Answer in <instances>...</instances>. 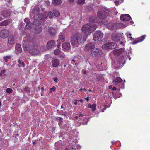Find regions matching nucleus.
Returning <instances> with one entry per match:
<instances>
[{
	"instance_id": "f257e3e1",
	"label": "nucleus",
	"mask_w": 150,
	"mask_h": 150,
	"mask_svg": "<svg viewBox=\"0 0 150 150\" xmlns=\"http://www.w3.org/2000/svg\"><path fill=\"white\" fill-rule=\"evenodd\" d=\"M97 27V26L95 24H87L82 26L81 30L84 33L85 36L87 37L95 30Z\"/></svg>"
},
{
	"instance_id": "f03ea898",
	"label": "nucleus",
	"mask_w": 150,
	"mask_h": 150,
	"mask_svg": "<svg viewBox=\"0 0 150 150\" xmlns=\"http://www.w3.org/2000/svg\"><path fill=\"white\" fill-rule=\"evenodd\" d=\"M117 47V45L115 42L107 43L104 44L103 49L105 50L115 49Z\"/></svg>"
},
{
	"instance_id": "7ed1b4c3",
	"label": "nucleus",
	"mask_w": 150,
	"mask_h": 150,
	"mask_svg": "<svg viewBox=\"0 0 150 150\" xmlns=\"http://www.w3.org/2000/svg\"><path fill=\"white\" fill-rule=\"evenodd\" d=\"M109 12L107 9H104L102 11L98 12L97 13V16L100 19H103L106 18L107 13Z\"/></svg>"
},
{
	"instance_id": "20e7f679",
	"label": "nucleus",
	"mask_w": 150,
	"mask_h": 150,
	"mask_svg": "<svg viewBox=\"0 0 150 150\" xmlns=\"http://www.w3.org/2000/svg\"><path fill=\"white\" fill-rule=\"evenodd\" d=\"M91 54L93 57H98L102 54V51L99 48H96L94 49L93 51H91Z\"/></svg>"
},
{
	"instance_id": "39448f33",
	"label": "nucleus",
	"mask_w": 150,
	"mask_h": 150,
	"mask_svg": "<svg viewBox=\"0 0 150 150\" xmlns=\"http://www.w3.org/2000/svg\"><path fill=\"white\" fill-rule=\"evenodd\" d=\"M95 45L93 44L89 43L86 45L85 47V49L87 51H89L90 53L95 49Z\"/></svg>"
},
{
	"instance_id": "423d86ee",
	"label": "nucleus",
	"mask_w": 150,
	"mask_h": 150,
	"mask_svg": "<svg viewBox=\"0 0 150 150\" xmlns=\"http://www.w3.org/2000/svg\"><path fill=\"white\" fill-rule=\"evenodd\" d=\"M9 31L8 30L4 29L2 30L0 32L1 38H8L9 35Z\"/></svg>"
},
{
	"instance_id": "0eeeda50",
	"label": "nucleus",
	"mask_w": 150,
	"mask_h": 150,
	"mask_svg": "<svg viewBox=\"0 0 150 150\" xmlns=\"http://www.w3.org/2000/svg\"><path fill=\"white\" fill-rule=\"evenodd\" d=\"M131 18L129 14L121 15L120 16V19L124 21H127L130 20Z\"/></svg>"
},
{
	"instance_id": "6e6552de",
	"label": "nucleus",
	"mask_w": 150,
	"mask_h": 150,
	"mask_svg": "<svg viewBox=\"0 0 150 150\" xmlns=\"http://www.w3.org/2000/svg\"><path fill=\"white\" fill-rule=\"evenodd\" d=\"M81 38H72L71 43L73 45H76L81 42Z\"/></svg>"
},
{
	"instance_id": "1a4fd4ad",
	"label": "nucleus",
	"mask_w": 150,
	"mask_h": 150,
	"mask_svg": "<svg viewBox=\"0 0 150 150\" xmlns=\"http://www.w3.org/2000/svg\"><path fill=\"white\" fill-rule=\"evenodd\" d=\"M103 35L101 31H97L93 34V38H103Z\"/></svg>"
},
{
	"instance_id": "9d476101",
	"label": "nucleus",
	"mask_w": 150,
	"mask_h": 150,
	"mask_svg": "<svg viewBox=\"0 0 150 150\" xmlns=\"http://www.w3.org/2000/svg\"><path fill=\"white\" fill-rule=\"evenodd\" d=\"M124 57L122 56L120 57L118 60V66L117 67H119L122 66L123 64L125 63V61L124 60Z\"/></svg>"
},
{
	"instance_id": "9b49d317",
	"label": "nucleus",
	"mask_w": 150,
	"mask_h": 150,
	"mask_svg": "<svg viewBox=\"0 0 150 150\" xmlns=\"http://www.w3.org/2000/svg\"><path fill=\"white\" fill-rule=\"evenodd\" d=\"M48 31L52 37L54 36L56 34V30L55 28L52 27H49L48 28Z\"/></svg>"
},
{
	"instance_id": "f8f14e48",
	"label": "nucleus",
	"mask_w": 150,
	"mask_h": 150,
	"mask_svg": "<svg viewBox=\"0 0 150 150\" xmlns=\"http://www.w3.org/2000/svg\"><path fill=\"white\" fill-rule=\"evenodd\" d=\"M29 52L30 54L33 55L39 54L40 53L38 50L35 48L30 49Z\"/></svg>"
},
{
	"instance_id": "ddd939ff",
	"label": "nucleus",
	"mask_w": 150,
	"mask_h": 150,
	"mask_svg": "<svg viewBox=\"0 0 150 150\" xmlns=\"http://www.w3.org/2000/svg\"><path fill=\"white\" fill-rule=\"evenodd\" d=\"M36 16L37 17V18H35V15L34 16V19L36 21L38 20V25H39L41 24V21H40V20H41L43 19V16L42 14L39 13L37 15H36Z\"/></svg>"
},
{
	"instance_id": "4468645a",
	"label": "nucleus",
	"mask_w": 150,
	"mask_h": 150,
	"mask_svg": "<svg viewBox=\"0 0 150 150\" xmlns=\"http://www.w3.org/2000/svg\"><path fill=\"white\" fill-rule=\"evenodd\" d=\"M55 46V43L54 41L51 40L49 41L47 45V48L50 49L53 47Z\"/></svg>"
},
{
	"instance_id": "2eb2a0df",
	"label": "nucleus",
	"mask_w": 150,
	"mask_h": 150,
	"mask_svg": "<svg viewBox=\"0 0 150 150\" xmlns=\"http://www.w3.org/2000/svg\"><path fill=\"white\" fill-rule=\"evenodd\" d=\"M144 39V38H137L136 39H135L134 40V38H130V40L132 41H133V42H132V44L133 45L142 42Z\"/></svg>"
},
{
	"instance_id": "dca6fc26",
	"label": "nucleus",
	"mask_w": 150,
	"mask_h": 150,
	"mask_svg": "<svg viewBox=\"0 0 150 150\" xmlns=\"http://www.w3.org/2000/svg\"><path fill=\"white\" fill-rule=\"evenodd\" d=\"M122 79L120 77H117L115 78L112 81L113 84L115 85H117L121 83Z\"/></svg>"
},
{
	"instance_id": "f3484780",
	"label": "nucleus",
	"mask_w": 150,
	"mask_h": 150,
	"mask_svg": "<svg viewBox=\"0 0 150 150\" xmlns=\"http://www.w3.org/2000/svg\"><path fill=\"white\" fill-rule=\"evenodd\" d=\"M52 66L53 67H58L59 65V60L56 59H54L52 60Z\"/></svg>"
},
{
	"instance_id": "a211bd4d",
	"label": "nucleus",
	"mask_w": 150,
	"mask_h": 150,
	"mask_svg": "<svg viewBox=\"0 0 150 150\" xmlns=\"http://www.w3.org/2000/svg\"><path fill=\"white\" fill-rule=\"evenodd\" d=\"M1 14L4 17L7 18L10 16V12L7 11H4L1 12Z\"/></svg>"
},
{
	"instance_id": "6ab92c4d",
	"label": "nucleus",
	"mask_w": 150,
	"mask_h": 150,
	"mask_svg": "<svg viewBox=\"0 0 150 150\" xmlns=\"http://www.w3.org/2000/svg\"><path fill=\"white\" fill-rule=\"evenodd\" d=\"M62 46L63 48L67 50L69 49L70 47L69 43L67 42L64 43L62 44Z\"/></svg>"
},
{
	"instance_id": "aec40b11",
	"label": "nucleus",
	"mask_w": 150,
	"mask_h": 150,
	"mask_svg": "<svg viewBox=\"0 0 150 150\" xmlns=\"http://www.w3.org/2000/svg\"><path fill=\"white\" fill-rule=\"evenodd\" d=\"M16 43L15 38H8V43L9 44L13 45Z\"/></svg>"
},
{
	"instance_id": "412c9836",
	"label": "nucleus",
	"mask_w": 150,
	"mask_h": 150,
	"mask_svg": "<svg viewBox=\"0 0 150 150\" xmlns=\"http://www.w3.org/2000/svg\"><path fill=\"white\" fill-rule=\"evenodd\" d=\"M62 3L61 0H52V3L54 5H59Z\"/></svg>"
},
{
	"instance_id": "4be33fe9",
	"label": "nucleus",
	"mask_w": 150,
	"mask_h": 150,
	"mask_svg": "<svg viewBox=\"0 0 150 150\" xmlns=\"http://www.w3.org/2000/svg\"><path fill=\"white\" fill-rule=\"evenodd\" d=\"M96 104L95 103L93 104L92 105L89 104L88 105V107L92 109V111L93 112L96 109Z\"/></svg>"
},
{
	"instance_id": "5701e85b",
	"label": "nucleus",
	"mask_w": 150,
	"mask_h": 150,
	"mask_svg": "<svg viewBox=\"0 0 150 150\" xmlns=\"http://www.w3.org/2000/svg\"><path fill=\"white\" fill-rule=\"evenodd\" d=\"M35 31H34V33H35L36 34H39L40 33L42 32V28L41 27H37L34 28Z\"/></svg>"
},
{
	"instance_id": "b1692460",
	"label": "nucleus",
	"mask_w": 150,
	"mask_h": 150,
	"mask_svg": "<svg viewBox=\"0 0 150 150\" xmlns=\"http://www.w3.org/2000/svg\"><path fill=\"white\" fill-rule=\"evenodd\" d=\"M16 49L19 52L21 53L22 51L21 45L19 44H17L15 46Z\"/></svg>"
},
{
	"instance_id": "393cba45",
	"label": "nucleus",
	"mask_w": 150,
	"mask_h": 150,
	"mask_svg": "<svg viewBox=\"0 0 150 150\" xmlns=\"http://www.w3.org/2000/svg\"><path fill=\"white\" fill-rule=\"evenodd\" d=\"M33 24L32 23L30 22L26 24L25 28L26 29H31L33 28Z\"/></svg>"
},
{
	"instance_id": "a878e982",
	"label": "nucleus",
	"mask_w": 150,
	"mask_h": 150,
	"mask_svg": "<svg viewBox=\"0 0 150 150\" xmlns=\"http://www.w3.org/2000/svg\"><path fill=\"white\" fill-rule=\"evenodd\" d=\"M122 51V49H116L115 50V54L118 55L121 54Z\"/></svg>"
},
{
	"instance_id": "bb28decb",
	"label": "nucleus",
	"mask_w": 150,
	"mask_h": 150,
	"mask_svg": "<svg viewBox=\"0 0 150 150\" xmlns=\"http://www.w3.org/2000/svg\"><path fill=\"white\" fill-rule=\"evenodd\" d=\"M23 47L24 50L25 51H28L29 48V46L28 44L26 43L24 44L23 45Z\"/></svg>"
},
{
	"instance_id": "cd10ccee",
	"label": "nucleus",
	"mask_w": 150,
	"mask_h": 150,
	"mask_svg": "<svg viewBox=\"0 0 150 150\" xmlns=\"http://www.w3.org/2000/svg\"><path fill=\"white\" fill-rule=\"evenodd\" d=\"M55 120L59 122V125H61V122L63 121V119L61 117H56L55 118Z\"/></svg>"
},
{
	"instance_id": "c85d7f7f",
	"label": "nucleus",
	"mask_w": 150,
	"mask_h": 150,
	"mask_svg": "<svg viewBox=\"0 0 150 150\" xmlns=\"http://www.w3.org/2000/svg\"><path fill=\"white\" fill-rule=\"evenodd\" d=\"M8 24V21H4L0 23V26H3L7 25Z\"/></svg>"
},
{
	"instance_id": "c756f323",
	"label": "nucleus",
	"mask_w": 150,
	"mask_h": 150,
	"mask_svg": "<svg viewBox=\"0 0 150 150\" xmlns=\"http://www.w3.org/2000/svg\"><path fill=\"white\" fill-rule=\"evenodd\" d=\"M85 0H77V2L79 5H82L85 3Z\"/></svg>"
},
{
	"instance_id": "7c9ffc66",
	"label": "nucleus",
	"mask_w": 150,
	"mask_h": 150,
	"mask_svg": "<svg viewBox=\"0 0 150 150\" xmlns=\"http://www.w3.org/2000/svg\"><path fill=\"white\" fill-rule=\"evenodd\" d=\"M12 56L10 55L6 56L3 57V59L4 60L5 62H6L8 61V59H9L11 58Z\"/></svg>"
},
{
	"instance_id": "2f4dec72",
	"label": "nucleus",
	"mask_w": 150,
	"mask_h": 150,
	"mask_svg": "<svg viewBox=\"0 0 150 150\" xmlns=\"http://www.w3.org/2000/svg\"><path fill=\"white\" fill-rule=\"evenodd\" d=\"M54 15L56 17L59 16L60 15L59 12L57 10H55L53 12Z\"/></svg>"
},
{
	"instance_id": "473e14b6",
	"label": "nucleus",
	"mask_w": 150,
	"mask_h": 150,
	"mask_svg": "<svg viewBox=\"0 0 150 150\" xmlns=\"http://www.w3.org/2000/svg\"><path fill=\"white\" fill-rule=\"evenodd\" d=\"M60 51L58 49L55 50L54 51V53L56 55H58L59 54Z\"/></svg>"
},
{
	"instance_id": "72a5a7b5",
	"label": "nucleus",
	"mask_w": 150,
	"mask_h": 150,
	"mask_svg": "<svg viewBox=\"0 0 150 150\" xmlns=\"http://www.w3.org/2000/svg\"><path fill=\"white\" fill-rule=\"evenodd\" d=\"M6 92L8 93H10L13 91V90L10 88H7L6 90Z\"/></svg>"
},
{
	"instance_id": "f704fd0d",
	"label": "nucleus",
	"mask_w": 150,
	"mask_h": 150,
	"mask_svg": "<svg viewBox=\"0 0 150 150\" xmlns=\"http://www.w3.org/2000/svg\"><path fill=\"white\" fill-rule=\"evenodd\" d=\"M102 23L103 24L105 25H107L108 23V21L104 19L102 21Z\"/></svg>"
},
{
	"instance_id": "c9c22d12",
	"label": "nucleus",
	"mask_w": 150,
	"mask_h": 150,
	"mask_svg": "<svg viewBox=\"0 0 150 150\" xmlns=\"http://www.w3.org/2000/svg\"><path fill=\"white\" fill-rule=\"evenodd\" d=\"M48 15L50 18H52L53 17V13L51 11H49L48 12Z\"/></svg>"
},
{
	"instance_id": "e433bc0d",
	"label": "nucleus",
	"mask_w": 150,
	"mask_h": 150,
	"mask_svg": "<svg viewBox=\"0 0 150 150\" xmlns=\"http://www.w3.org/2000/svg\"><path fill=\"white\" fill-rule=\"evenodd\" d=\"M58 113L60 115H63L64 116H66V113L63 112L62 110H60L59 112Z\"/></svg>"
},
{
	"instance_id": "4c0bfd02",
	"label": "nucleus",
	"mask_w": 150,
	"mask_h": 150,
	"mask_svg": "<svg viewBox=\"0 0 150 150\" xmlns=\"http://www.w3.org/2000/svg\"><path fill=\"white\" fill-rule=\"evenodd\" d=\"M24 91L26 92H28L30 91V90L29 89V88L28 87H25L23 88Z\"/></svg>"
},
{
	"instance_id": "58836bf2",
	"label": "nucleus",
	"mask_w": 150,
	"mask_h": 150,
	"mask_svg": "<svg viewBox=\"0 0 150 150\" xmlns=\"http://www.w3.org/2000/svg\"><path fill=\"white\" fill-rule=\"evenodd\" d=\"M18 62L19 63V64H20L21 65L23 66H24L25 65L24 62H22L20 60H18Z\"/></svg>"
},
{
	"instance_id": "ea45409f",
	"label": "nucleus",
	"mask_w": 150,
	"mask_h": 150,
	"mask_svg": "<svg viewBox=\"0 0 150 150\" xmlns=\"http://www.w3.org/2000/svg\"><path fill=\"white\" fill-rule=\"evenodd\" d=\"M30 20L28 18H26L24 19V22L25 23H26L27 24L30 23Z\"/></svg>"
},
{
	"instance_id": "a19ab883",
	"label": "nucleus",
	"mask_w": 150,
	"mask_h": 150,
	"mask_svg": "<svg viewBox=\"0 0 150 150\" xmlns=\"http://www.w3.org/2000/svg\"><path fill=\"white\" fill-rule=\"evenodd\" d=\"M56 89L53 86L50 89V92H52V91H55Z\"/></svg>"
},
{
	"instance_id": "79ce46f5",
	"label": "nucleus",
	"mask_w": 150,
	"mask_h": 150,
	"mask_svg": "<svg viewBox=\"0 0 150 150\" xmlns=\"http://www.w3.org/2000/svg\"><path fill=\"white\" fill-rule=\"evenodd\" d=\"M5 72V70L4 69L1 71V73H0V75L1 76H2L3 75V74H4Z\"/></svg>"
},
{
	"instance_id": "37998d69",
	"label": "nucleus",
	"mask_w": 150,
	"mask_h": 150,
	"mask_svg": "<svg viewBox=\"0 0 150 150\" xmlns=\"http://www.w3.org/2000/svg\"><path fill=\"white\" fill-rule=\"evenodd\" d=\"M118 37V36L117 35V33H115L112 36V38H117Z\"/></svg>"
},
{
	"instance_id": "c03bdc74",
	"label": "nucleus",
	"mask_w": 150,
	"mask_h": 150,
	"mask_svg": "<svg viewBox=\"0 0 150 150\" xmlns=\"http://www.w3.org/2000/svg\"><path fill=\"white\" fill-rule=\"evenodd\" d=\"M65 36L64 34L63 33H61L60 34L59 38H65Z\"/></svg>"
},
{
	"instance_id": "a18cd8bd",
	"label": "nucleus",
	"mask_w": 150,
	"mask_h": 150,
	"mask_svg": "<svg viewBox=\"0 0 150 150\" xmlns=\"http://www.w3.org/2000/svg\"><path fill=\"white\" fill-rule=\"evenodd\" d=\"M126 36L128 38H132V37L131 36L132 35L131 34L129 33V34H128V33H126Z\"/></svg>"
},
{
	"instance_id": "49530a36",
	"label": "nucleus",
	"mask_w": 150,
	"mask_h": 150,
	"mask_svg": "<svg viewBox=\"0 0 150 150\" xmlns=\"http://www.w3.org/2000/svg\"><path fill=\"white\" fill-rule=\"evenodd\" d=\"M100 38H93L92 40H94L95 41H99V39ZM101 39V38H100Z\"/></svg>"
},
{
	"instance_id": "de8ad7c7",
	"label": "nucleus",
	"mask_w": 150,
	"mask_h": 150,
	"mask_svg": "<svg viewBox=\"0 0 150 150\" xmlns=\"http://www.w3.org/2000/svg\"><path fill=\"white\" fill-rule=\"evenodd\" d=\"M77 115H78V116L79 117H80V116H84V115L83 114L80 113L79 114H76Z\"/></svg>"
},
{
	"instance_id": "09e8293b",
	"label": "nucleus",
	"mask_w": 150,
	"mask_h": 150,
	"mask_svg": "<svg viewBox=\"0 0 150 150\" xmlns=\"http://www.w3.org/2000/svg\"><path fill=\"white\" fill-rule=\"evenodd\" d=\"M45 4L47 5H49L50 4V2L48 1H45Z\"/></svg>"
},
{
	"instance_id": "8fccbe9b",
	"label": "nucleus",
	"mask_w": 150,
	"mask_h": 150,
	"mask_svg": "<svg viewBox=\"0 0 150 150\" xmlns=\"http://www.w3.org/2000/svg\"><path fill=\"white\" fill-rule=\"evenodd\" d=\"M54 80V81L55 82H57L58 81V79L57 77H55L53 79Z\"/></svg>"
},
{
	"instance_id": "3c124183",
	"label": "nucleus",
	"mask_w": 150,
	"mask_h": 150,
	"mask_svg": "<svg viewBox=\"0 0 150 150\" xmlns=\"http://www.w3.org/2000/svg\"><path fill=\"white\" fill-rule=\"evenodd\" d=\"M88 121H85L84 122H82L81 124L84 125L85 124L86 125L87 124Z\"/></svg>"
},
{
	"instance_id": "603ef678",
	"label": "nucleus",
	"mask_w": 150,
	"mask_h": 150,
	"mask_svg": "<svg viewBox=\"0 0 150 150\" xmlns=\"http://www.w3.org/2000/svg\"><path fill=\"white\" fill-rule=\"evenodd\" d=\"M119 25L120 26H122V28H124L125 27L124 25L122 23H120Z\"/></svg>"
},
{
	"instance_id": "864d4df0",
	"label": "nucleus",
	"mask_w": 150,
	"mask_h": 150,
	"mask_svg": "<svg viewBox=\"0 0 150 150\" xmlns=\"http://www.w3.org/2000/svg\"><path fill=\"white\" fill-rule=\"evenodd\" d=\"M33 38H27V40L28 41V42H31V41H30V39H32V40H33Z\"/></svg>"
},
{
	"instance_id": "5fc2aeb1",
	"label": "nucleus",
	"mask_w": 150,
	"mask_h": 150,
	"mask_svg": "<svg viewBox=\"0 0 150 150\" xmlns=\"http://www.w3.org/2000/svg\"><path fill=\"white\" fill-rule=\"evenodd\" d=\"M105 36H106V37H110V34L108 33H107L105 34Z\"/></svg>"
},
{
	"instance_id": "6e6d98bb",
	"label": "nucleus",
	"mask_w": 150,
	"mask_h": 150,
	"mask_svg": "<svg viewBox=\"0 0 150 150\" xmlns=\"http://www.w3.org/2000/svg\"><path fill=\"white\" fill-rule=\"evenodd\" d=\"M77 101H78V100H75V102L74 103V104L75 105H76L77 103Z\"/></svg>"
},
{
	"instance_id": "4d7b16f0",
	"label": "nucleus",
	"mask_w": 150,
	"mask_h": 150,
	"mask_svg": "<svg viewBox=\"0 0 150 150\" xmlns=\"http://www.w3.org/2000/svg\"><path fill=\"white\" fill-rule=\"evenodd\" d=\"M22 27V24H20L18 26V29H20Z\"/></svg>"
},
{
	"instance_id": "13d9d810",
	"label": "nucleus",
	"mask_w": 150,
	"mask_h": 150,
	"mask_svg": "<svg viewBox=\"0 0 150 150\" xmlns=\"http://www.w3.org/2000/svg\"><path fill=\"white\" fill-rule=\"evenodd\" d=\"M85 99L86 100V101H88L89 100V98L88 97H86V98H85Z\"/></svg>"
},
{
	"instance_id": "bf43d9fd",
	"label": "nucleus",
	"mask_w": 150,
	"mask_h": 150,
	"mask_svg": "<svg viewBox=\"0 0 150 150\" xmlns=\"http://www.w3.org/2000/svg\"><path fill=\"white\" fill-rule=\"evenodd\" d=\"M68 0V1L69 2L71 3L73 2L74 1V0Z\"/></svg>"
},
{
	"instance_id": "052dcab7",
	"label": "nucleus",
	"mask_w": 150,
	"mask_h": 150,
	"mask_svg": "<svg viewBox=\"0 0 150 150\" xmlns=\"http://www.w3.org/2000/svg\"><path fill=\"white\" fill-rule=\"evenodd\" d=\"M116 88L115 87H112V90L113 91H115L116 90Z\"/></svg>"
},
{
	"instance_id": "680f3d73",
	"label": "nucleus",
	"mask_w": 150,
	"mask_h": 150,
	"mask_svg": "<svg viewBox=\"0 0 150 150\" xmlns=\"http://www.w3.org/2000/svg\"><path fill=\"white\" fill-rule=\"evenodd\" d=\"M112 85H110V86H109V89H110L112 90Z\"/></svg>"
},
{
	"instance_id": "e2e57ef3",
	"label": "nucleus",
	"mask_w": 150,
	"mask_h": 150,
	"mask_svg": "<svg viewBox=\"0 0 150 150\" xmlns=\"http://www.w3.org/2000/svg\"><path fill=\"white\" fill-rule=\"evenodd\" d=\"M61 40L62 42H63L65 40V38H61Z\"/></svg>"
},
{
	"instance_id": "0e129e2a",
	"label": "nucleus",
	"mask_w": 150,
	"mask_h": 150,
	"mask_svg": "<svg viewBox=\"0 0 150 150\" xmlns=\"http://www.w3.org/2000/svg\"><path fill=\"white\" fill-rule=\"evenodd\" d=\"M115 3L116 4H119V2L117 1H115Z\"/></svg>"
},
{
	"instance_id": "69168bd1",
	"label": "nucleus",
	"mask_w": 150,
	"mask_h": 150,
	"mask_svg": "<svg viewBox=\"0 0 150 150\" xmlns=\"http://www.w3.org/2000/svg\"><path fill=\"white\" fill-rule=\"evenodd\" d=\"M146 36V35H142L140 38H145Z\"/></svg>"
},
{
	"instance_id": "338daca9",
	"label": "nucleus",
	"mask_w": 150,
	"mask_h": 150,
	"mask_svg": "<svg viewBox=\"0 0 150 150\" xmlns=\"http://www.w3.org/2000/svg\"><path fill=\"white\" fill-rule=\"evenodd\" d=\"M78 100V101H79L82 103L83 102V100L82 99H80L79 100Z\"/></svg>"
},
{
	"instance_id": "774afa93",
	"label": "nucleus",
	"mask_w": 150,
	"mask_h": 150,
	"mask_svg": "<svg viewBox=\"0 0 150 150\" xmlns=\"http://www.w3.org/2000/svg\"><path fill=\"white\" fill-rule=\"evenodd\" d=\"M60 58H64V57L63 55H60Z\"/></svg>"
}]
</instances>
